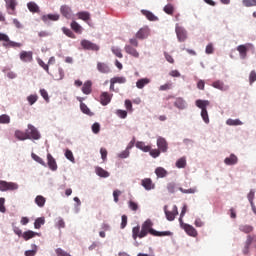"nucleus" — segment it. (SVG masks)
<instances>
[{
	"label": "nucleus",
	"instance_id": "obj_26",
	"mask_svg": "<svg viewBox=\"0 0 256 256\" xmlns=\"http://www.w3.org/2000/svg\"><path fill=\"white\" fill-rule=\"evenodd\" d=\"M253 237L251 235L247 236V240L245 242V246L243 248V254L249 255V248L251 247V243H253Z\"/></svg>",
	"mask_w": 256,
	"mask_h": 256
},
{
	"label": "nucleus",
	"instance_id": "obj_16",
	"mask_svg": "<svg viewBox=\"0 0 256 256\" xmlns=\"http://www.w3.org/2000/svg\"><path fill=\"white\" fill-rule=\"evenodd\" d=\"M183 229L190 237H197V230L192 225L183 224Z\"/></svg>",
	"mask_w": 256,
	"mask_h": 256
},
{
	"label": "nucleus",
	"instance_id": "obj_61",
	"mask_svg": "<svg viewBox=\"0 0 256 256\" xmlns=\"http://www.w3.org/2000/svg\"><path fill=\"white\" fill-rule=\"evenodd\" d=\"M92 131L93 133H95L97 135V133H99L101 131V125L99 123H94L92 125Z\"/></svg>",
	"mask_w": 256,
	"mask_h": 256
},
{
	"label": "nucleus",
	"instance_id": "obj_21",
	"mask_svg": "<svg viewBox=\"0 0 256 256\" xmlns=\"http://www.w3.org/2000/svg\"><path fill=\"white\" fill-rule=\"evenodd\" d=\"M100 103L103 106L109 105L111 103V96L109 95L108 92H103L100 95Z\"/></svg>",
	"mask_w": 256,
	"mask_h": 256
},
{
	"label": "nucleus",
	"instance_id": "obj_52",
	"mask_svg": "<svg viewBox=\"0 0 256 256\" xmlns=\"http://www.w3.org/2000/svg\"><path fill=\"white\" fill-rule=\"evenodd\" d=\"M244 7H256V0H243Z\"/></svg>",
	"mask_w": 256,
	"mask_h": 256
},
{
	"label": "nucleus",
	"instance_id": "obj_47",
	"mask_svg": "<svg viewBox=\"0 0 256 256\" xmlns=\"http://www.w3.org/2000/svg\"><path fill=\"white\" fill-rule=\"evenodd\" d=\"M226 125H230V126H237V125H243V122H241V120L239 119H228L226 121Z\"/></svg>",
	"mask_w": 256,
	"mask_h": 256
},
{
	"label": "nucleus",
	"instance_id": "obj_64",
	"mask_svg": "<svg viewBox=\"0 0 256 256\" xmlns=\"http://www.w3.org/2000/svg\"><path fill=\"white\" fill-rule=\"evenodd\" d=\"M101 159L107 161V149L101 148L100 149Z\"/></svg>",
	"mask_w": 256,
	"mask_h": 256
},
{
	"label": "nucleus",
	"instance_id": "obj_1",
	"mask_svg": "<svg viewBox=\"0 0 256 256\" xmlns=\"http://www.w3.org/2000/svg\"><path fill=\"white\" fill-rule=\"evenodd\" d=\"M153 235V237H171L173 233L171 231H163L159 232L153 229V222L150 219L146 220L141 226H135L132 229V237L134 240L143 239V237H147V235Z\"/></svg>",
	"mask_w": 256,
	"mask_h": 256
},
{
	"label": "nucleus",
	"instance_id": "obj_58",
	"mask_svg": "<svg viewBox=\"0 0 256 256\" xmlns=\"http://www.w3.org/2000/svg\"><path fill=\"white\" fill-rule=\"evenodd\" d=\"M173 84L172 83H166L159 87V91H169V89H172Z\"/></svg>",
	"mask_w": 256,
	"mask_h": 256
},
{
	"label": "nucleus",
	"instance_id": "obj_50",
	"mask_svg": "<svg viewBox=\"0 0 256 256\" xmlns=\"http://www.w3.org/2000/svg\"><path fill=\"white\" fill-rule=\"evenodd\" d=\"M148 153H150V156L153 157V159H157V157L161 155V152L159 149H151V146H150V151H148Z\"/></svg>",
	"mask_w": 256,
	"mask_h": 256
},
{
	"label": "nucleus",
	"instance_id": "obj_37",
	"mask_svg": "<svg viewBox=\"0 0 256 256\" xmlns=\"http://www.w3.org/2000/svg\"><path fill=\"white\" fill-rule=\"evenodd\" d=\"M46 201L47 200L42 195H38L35 198V203H36V205H38V207H45Z\"/></svg>",
	"mask_w": 256,
	"mask_h": 256
},
{
	"label": "nucleus",
	"instance_id": "obj_23",
	"mask_svg": "<svg viewBox=\"0 0 256 256\" xmlns=\"http://www.w3.org/2000/svg\"><path fill=\"white\" fill-rule=\"evenodd\" d=\"M91 87H93L91 80L86 81L82 86V93H84V95H91Z\"/></svg>",
	"mask_w": 256,
	"mask_h": 256
},
{
	"label": "nucleus",
	"instance_id": "obj_9",
	"mask_svg": "<svg viewBox=\"0 0 256 256\" xmlns=\"http://www.w3.org/2000/svg\"><path fill=\"white\" fill-rule=\"evenodd\" d=\"M156 144L161 153H167V151L169 150V143L165 138L161 136L157 138Z\"/></svg>",
	"mask_w": 256,
	"mask_h": 256
},
{
	"label": "nucleus",
	"instance_id": "obj_8",
	"mask_svg": "<svg viewBox=\"0 0 256 256\" xmlns=\"http://www.w3.org/2000/svg\"><path fill=\"white\" fill-rule=\"evenodd\" d=\"M175 31L177 39L180 41V43H183L187 40V30H185V28L179 26V24H176Z\"/></svg>",
	"mask_w": 256,
	"mask_h": 256
},
{
	"label": "nucleus",
	"instance_id": "obj_18",
	"mask_svg": "<svg viewBox=\"0 0 256 256\" xmlns=\"http://www.w3.org/2000/svg\"><path fill=\"white\" fill-rule=\"evenodd\" d=\"M48 167L51 171H57V161L53 158V155L47 154Z\"/></svg>",
	"mask_w": 256,
	"mask_h": 256
},
{
	"label": "nucleus",
	"instance_id": "obj_15",
	"mask_svg": "<svg viewBox=\"0 0 256 256\" xmlns=\"http://www.w3.org/2000/svg\"><path fill=\"white\" fill-rule=\"evenodd\" d=\"M124 51L128 54L131 55V57H134L135 59H139V51L135 48V46L131 45H126L124 47Z\"/></svg>",
	"mask_w": 256,
	"mask_h": 256
},
{
	"label": "nucleus",
	"instance_id": "obj_19",
	"mask_svg": "<svg viewBox=\"0 0 256 256\" xmlns=\"http://www.w3.org/2000/svg\"><path fill=\"white\" fill-rule=\"evenodd\" d=\"M97 70L99 71V73H104V74L111 73V68H109V65L103 62L97 63Z\"/></svg>",
	"mask_w": 256,
	"mask_h": 256
},
{
	"label": "nucleus",
	"instance_id": "obj_62",
	"mask_svg": "<svg viewBox=\"0 0 256 256\" xmlns=\"http://www.w3.org/2000/svg\"><path fill=\"white\" fill-rule=\"evenodd\" d=\"M37 255V246L34 245V249L33 250H27L25 252V256H35Z\"/></svg>",
	"mask_w": 256,
	"mask_h": 256
},
{
	"label": "nucleus",
	"instance_id": "obj_57",
	"mask_svg": "<svg viewBox=\"0 0 256 256\" xmlns=\"http://www.w3.org/2000/svg\"><path fill=\"white\" fill-rule=\"evenodd\" d=\"M164 11L167 13V15H173V11H175V8H173V5L168 4L164 7Z\"/></svg>",
	"mask_w": 256,
	"mask_h": 256
},
{
	"label": "nucleus",
	"instance_id": "obj_3",
	"mask_svg": "<svg viewBox=\"0 0 256 256\" xmlns=\"http://www.w3.org/2000/svg\"><path fill=\"white\" fill-rule=\"evenodd\" d=\"M0 41H4L3 47H6L7 49L13 48V49H19L23 47V44L15 41H11L9 39V36L7 34L0 33Z\"/></svg>",
	"mask_w": 256,
	"mask_h": 256
},
{
	"label": "nucleus",
	"instance_id": "obj_11",
	"mask_svg": "<svg viewBox=\"0 0 256 256\" xmlns=\"http://www.w3.org/2000/svg\"><path fill=\"white\" fill-rule=\"evenodd\" d=\"M60 13L62 17H65V19H71V17H73V10H71L69 5H62L60 7Z\"/></svg>",
	"mask_w": 256,
	"mask_h": 256
},
{
	"label": "nucleus",
	"instance_id": "obj_28",
	"mask_svg": "<svg viewBox=\"0 0 256 256\" xmlns=\"http://www.w3.org/2000/svg\"><path fill=\"white\" fill-rule=\"evenodd\" d=\"M239 159L235 156V154H231L229 157L225 158V165H237Z\"/></svg>",
	"mask_w": 256,
	"mask_h": 256
},
{
	"label": "nucleus",
	"instance_id": "obj_54",
	"mask_svg": "<svg viewBox=\"0 0 256 256\" xmlns=\"http://www.w3.org/2000/svg\"><path fill=\"white\" fill-rule=\"evenodd\" d=\"M80 109L82 113H85V115H91V110L89 109V107H87L85 103L80 104Z\"/></svg>",
	"mask_w": 256,
	"mask_h": 256
},
{
	"label": "nucleus",
	"instance_id": "obj_53",
	"mask_svg": "<svg viewBox=\"0 0 256 256\" xmlns=\"http://www.w3.org/2000/svg\"><path fill=\"white\" fill-rule=\"evenodd\" d=\"M214 52H215V48L213 47V43H209V44L206 46L205 53H206L207 55H213Z\"/></svg>",
	"mask_w": 256,
	"mask_h": 256
},
{
	"label": "nucleus",
	"instance_id": "obj_14",
	"mask_svg": "<svg viewBox=\"0 0 256 256\" xmlns=\"http://www.w3.org/2000/svg\"><path fill=\"white\" fill-rule=\"evenodd\" d=\"M141 185L146 191H151L152 189H155V183H153V180H151V178L142 179Z\"/></svg>",
	"mask_w": 256,
	"mask_h": 256
},
{
	"label": "nucleus",
	"instance_id": "obj_56",
	"mask_svg": "<svg viewBox=\"0 0 256 256\" xmlns=\"http://www.w3.org/2000/svg\"><path fill=\"white\" fill-rule=\"evenodd\" d=\"M175 189H177V184H175L174 182H170L167 184V190L170 193H175Z\"/></svg>",
	"mask_w": 256,
	"mask_h": 256
},
{
	"label": "nucleus",
	"instance_id": "obj_17",
	"mask_svg": "<svg viewBox=\"0 0 256 256\" xmlns=\"http://www.w3.org/2000/svg\"><path fill=\"white\" fill-rule=\"evenodd\" d=\"M212 87H214V89H219V91H229V86L225 85L221 80L214 81Z\"/></svg>",
	"mask_w": 256,
	"mask_h": 256
},
{
	"label": "nucleus",
	"instance_id": "obj_5",
	"mask_svg": "<svg viewBox=\"0 0 256 256\" xmlns=\"http://www.w3.org/2000/svg\"><path fill=\"white\" fill-rule=\"evenodd\" d=\"M237 51L240 55V59H247V51H251L254 49L253 44L251 43H246L237 46Z\"/></svg>",
	"mask_w": 256,
	"mask_h": 256
},
{
	"label": "nucleus",
	"instance_id": "obj_48",
	"mask_svg": "<svg viewBox=\"0 0 256 256\" xmlns=\"http://www.w3.org/2000/svg\"><path fill=\"white\" fill-rule=\"evenodd\" d=\"M37 99H39L37 94H32L27 97V101H28L29 105H35V103H37Z\"/></svg>",
	"mask_w": 256,
	"mask_h": 256
},
{
	"label": "nucleus",
	"instance_id": "obj_41",
	"mask_svg": "<svg viewBox=\"0 0 256 256\" xmlns=\"http://www.w3.org/2000/svg\"><path fill=\"white\" fill-rule=\"evenodd\" d=\"M239 230L242 231V233H252L253 226H251V225H240Z\"/></svg>",
	"mask_w": 256,
	"mask_h": 256
},
{
	"label": "nucleus",
	"instance_id": "obj_39",
	"mask_svg": "<svg viewBox=\"0 0 256 256\" xmlns=\"http://www.w3.org/2000/svg\"><path fill=\"white\" fill-rule=\"evenodd\" d=\"M112 83H114V85L116 83H119L120 85L121 84H124V83H127V78L123 77V76H117V77H113L111 78L110 80Z\"/></svg>",
	"mask_w": 256,
	"mask_h": 256
},
{
	"label": "nucleus",
	"instance_id": "obj_59",
	"mask_svg": "<svg viewBox=\"0 0 256 256\" xmlns=\"http://www.w3.org/2000/svg\"><path fill=\"white\" fill-rule=\"evenodd\" d=\"M38 65H40V67H42V69H44V71L49 74V65L45 64L43 60L38 59Z\"/></svg>",
	"mask_w": 256,
	"mask_h": 256
},
{
	"label": "nucleus",
	"instance_id": "obj_2",
	"mask_svg": "<svg viewBox=\"0 0 256 256\" xmlns=\"http://www.w3.org/2000/svg\"><path fill=\"white\" fill-rule=\"evenodd\" d=\"M195 105H196V107H198V109H201V117H202L204 123H206L208 125L209 113L207 112V107H209V105H211V102L209 100L198 99V100H196Z\"/></svg>",
	"mask_w": 256,
	"mask_h": 256
},
{
	"label": "nucleus",
	"instance_id": "obj_25",
	"mask_svg": "<svg viewBox=\"0 0 256 256\" xmlns=\"http://www.w3.org/2000/svg\"><path fill=\"white\" fill-rule=\"evenodd\" d=\"M59 14H48L42 16V21L47 23V21H59Z\"/></svg>",
	"mask_w": 256,
	"mask_h": 256
},
{
	"label": "nucleus",
	"instance_id": "obj_22",
	"mask_svg": "<svg viewBox=\"0 0 256 256\" xmlns=\"http://www.w3.org/2000/svg\"><path fill=\"white\" fill-rule=\"evenodd\" d=\"M78 19H81V21H85L87 23L88 21H91V13L88 11H81L76 14Z\"/></svg>",
	"mask_w": 256,
	"mask_h": 256
},
{
	"label": "nucleus",
	"instance_id": "obj_6",
	"mask_svg": "<svg viewBox=\"0 0 256 256\" xmlns=\"http://www.w3.org/2000/svg\"><path fill=\"white\" fill-rule=\"evenodd\" d=\"M164 213L166 215L167 221H175L176 215H179V210L177 205H174L171 211L167 209V206H164Z\"/></svg>",
	"mask_w": 256,
	"mask_h": 256
},
{
	"label": "nucleus",
	"instance_id": "obj_46",
	"mask_svg": "<svg viewBox=\"0 0 256 256\" xmlns=\"http://www.w3.org/2000/svg\"><path fill=\"white\" fill-rule=\"evenodd\" d=\"M32 159L36 161V163L43 165V167H47V164L45 163V161H43L41 157L37 156V154L32 153Z\"/></svg>",
	"mask_w": 256,
	"mask_h": 256
},
{
	"label": "nucleus",
	"instance_id": "obj_4",
	"mask_svg": "<svg viewBox=\"0 0 256 256\" xmlns=\"http://www.w3.org/2000/svg\"><path fill=\"white\" fill-rule=\"evenodd\" d=\"M19 189V184L15 182H7L5 180H0V191H17Z\"/></svg>",
	"mask_w": 256,
	"mask_h": 256
},
{
	"label": "nucleus",
	"instance_id": "obj_45",
	"mask_svg": "<svg viewBox=\"0 0 256 256\" xmlns=\"http://www.w3.org/2000/svg\"><path fill=\"white\" fill-rule=\"evenodd\" d=\"M111 51L116 57H118L119 59H123V53H121V49L119 47L113 46L111 48Z\"/></svg>",
	"mask_w": 256,
	"mask_h": 256
},
{
	"label": "nucleus",
	"instance_id": "obj_60",
	"mask_svg": "<svg viewBox=\"0 0 256 256\" xmlns=\"http://www.w3.org/2000/svg\"><path fill=\"white\" fill-rule=\"evenodd\" d=\"M249 82H250V85H253V83L256 82V72L255 70H252L250 72V75H249Z\"/></svg>",
	"mask_w": 256,
	"mask_h": 256
},
{
	"label": "nucleus",
	"instance_id": "obj_20",
	"mask_svg": "<svg viewBox=\"0 0 256 256\" xmlns=\"http://www.w3.org/2000/svg\"><path fill=\"white\" fill-rule=\"evenodd\" d=\"M149 37V28H141L140 31L136 33V39H147Z\"/></svg>",
	"mask_w": 256,
	"mask_h": 256
},
{
	"label": "nucleus",
	"instance_id": "obj_51",
	"mask_svg": "<svg viewBox=\"0 0 256 256\" xmlns=\"http://www.w3.org/2000/svg\"><path fill=\"white\" fill-rule=\"evenodd\" d=\"M65 157L68 159V161H71L72 163H75V157L73 156V152L69 149L65 151Z\"/></svg>",
	"mask_w": 256,
	"mask_h": 256
},
{
	"label": "nucleus",
	"instance_id": "obj_34",
	"mask_svg": "<svg viewBox=\"0 0 256 256\" xmlns=\"http://www.w3.org/2000/svg\"><path fill=\"white\" fill-rule=\"evenodd\" d=\"M174 106H176L177 109L183 110L187 107V103L183 98H177L174 102Z\"/></svg>",
	"mask_w": 256,
	"mask_h": 256
},
{
	"label": "nucleus",
	"instance_id": "obj_10",
	"mask_svg": "<svg viewBox=\"0 0 256 256\" xmlns=\"http://www.w3.org/2000/svg\"><path fill=\"white\" fill-rule=\"evenodd\" d=\"M26 133H28L29 137L28 139H41V134H39V131H37V128L35 126L29 124L28 129L26 130Z\"/></svg>",
	"mask_w": 256,
	"mask_h": 256
},
{
	"label": "nucleus",
	"instance_id": "obj_27",
	"mask_svg": "<svg viewBox=\"0 0 256 256\" xmlns=\"http://www.w3.org/2000/svg\"><path fill=\"white\" fill-rule=\"evenodd\" d=\"M142 15L146 16L148 21H159V18L155 16L151 11L141 10Z\"/></svg>",
	"mask_w": 256,
	"mask_h": 256
},
{
	"label": "nucleus",
	"instance_id": "obj_13",
	"mask_svg": "<svg viewBox=\"0 0 256 256\" xmlns=\"http://www.w3.org/2000/svg\"><path fill=\"white\" fill-rule=\"evenodd\" d=\"M20 60L23 61V63H31V61H33V52L22 51L20 53Z\"/></svg>",
	"mask_w": 256,
	"mask_h": 256
},
{
	"label": "nucleus",
	"instance_id": "obj_35",
	"mask_svg": "<svg viewBox=\"0 0 256 256\" xmlns=\"http://www.w3.org/2000/svg\"><path fill=\"white\" fill-rule=\"evenodd\" d=\"M136 147L137 149H140L144 153H149V151H151V146L145 145V142H137Z\"/></svg>",
	"mask_w": 256,
	"mask_h": 256
},
{
	"label": "nucleus",
	"instance_id": "obj_24",
	"mask_svg": "<svg viewBox=\"0 0 256 256\" xmlns=\"http://www.w3.org/2000/svg\"><path fill=\"white\" fill-rule=\"evenodd\" d=\"M15 137H16V139H19V141H25L30 138L29 133L23 132L21 130L15 131Z\"/></svg>",
	"mask_w": 256,
	"mask_h": 256
},
{
	"label": "nucleus",
	"instance_id": "obj_49",
	"mask_svg": "<svg viewBox=\"0 0 256 256\" xmlns=\"http://www.w3.org/2000/svg\"><path fill=\"white\" fill-rule=\"evenodd\" d=\"M181 193H184V194H194V193H197V187H194V188H189V189H183L181 187L178 188Z\"/></svg>",
	"mask_w": 256,
	"mask_h": 256
},
{
	"label": "nucleus",
	"instance_id": "obj_63",
	"mask_svg": "<svg viewBox=\"0 0 256 256\" xmlns=\"http://www.w3.org/2000/svg\"><path fill=\"white\" fill-rule=\"evenodd\" d=\"M56 226L58 229H65V220H63V218H58Z\"/></svg>",
	"mask_w": 256,
	"mask_h": 256
},
{
	"label": "nucleus",
	"instance_id": "obj_33",
	"mask_svg": "<svg viewBox=\"0 0 256 256\" xmlns=\"http://www.w3.org/2000/svg\"><path fill=\"white\" fill-rule=\"evenodd\" d=\"M149 83H151L149 78H142L136 82V87L137 89H143V87H145V85H149Z\"/></svg>",
	"mask_w": 256,
	"mask_h": 256
},
{
	"label": "nucleus",
	"instance_id": "obj_40",
	"mask_svg": "<svg viewBox=\"0 0 256 256\" xmlns=\"http://www.w3.org/2000/svg\"><path fill=\"white\" fill-rule=\"evenodd\" d=\"M11 123V117L7 114L0 115V124L1 125H9Z\"/></svg>",
	"mask_w": 256,
	"mask_h": 256
},
{
	"label": "nucleus",
	"instance_id": "obj_29",
	"mask_svg": "<svg viewBox=\"0 0 256 256\" xmlns=\"http://www.w3.org/2000/svg\"><path fill=\"white\" fill-rule=\"evenodd\" d=\"M155 174L158 178L163 179L164 177H167L168 172L163 167H157L155 169Z\"/></svg>",
	"mask_w": 256,
	"mask_h": 256
},
{
	"label": "nucleus",
	"instance_id": "obj_32",
	"mask_svg": "<svg viewBox=\"0 0 256 256\" xmlns=\"http://www.w3.org/2000/svg\"><path fill=\"white\" fill-rule=\"evenodd\" d=\"M95 173L96 175H98V177H103V178H107L110 175L108 171H106L105 169L99 166L95 168Z\"/></svg>",
	"mask_w": 256,
	"mask_h": 256
},
{
	"label": "nucleus",
	"instance_id": "obj_7",
	"mask_svg": "<svg viewBox=\"0 0 256 256\" xmlns=\"http://www.w3.org/2000/svg\"><path fill=\"white\" fill-rule=\"evenodd\" d=\"M82 49H85L86 51H99V45L83 39L80 43Z\"/></svg>",
	"mask_w": 256,
	"mask_h": 256
},
{
	"label": "nucleus",
	"instance_id": "obj_30",
	"mask_svg": "<svg viewBox=\"0 0 256 256\" xmlns=\"http://www.w3.org/2000/svg\"><path fill=\"white\" fill-rule=\"evenodd\" d=\"M37 235H39V233L28 230L22 234V237L24 241H29V239H33V237H37Z\"/></svg>",
	"mask_w": 256,
	"mask_h": 256
},
{
	"label": "nucleus",
	"instance_id": "obj_12",
	"mask_svg": "<svg viewBox=\"0 0 256 256\" xmlns=\"http://www.w3.org/2000/svg\"><path fill=\"white\" fill-rule=\"evenodd\" d=\"M6 8L8 9L9 15H17L15 7H17V0H5Z\"/></svg>",
	"mask_w": 256,
	"mask_h": 256
},
{
	"label": "nucleus",
	"instance_id": "obj_36",
	"mask_svg": "<svg viewBox=\"0 0 256 256\" xmlns=\"http://www.w3.org/2000/svg\"><path fill=\"white\" fill-rule=\"evenodd\" d=\"M27 8L30 11V13H39V6L35 2H29L27 4Z\"/></svg>",
	"mask_w": 256,
	"mask_h": 256
},
{
	"label": "nucleus",
	"instance_id": "obj_43",
	"mask_svg": "<svg viewBox=\"0 0 256 256\" xmlns=\"http://www.w3.org/2000/svg\"><path fill=\"white\" fill-rule=\"evenodd\" d=\"M55 81H61L63 77H65V71H63V68H58V74H54Z\"/></svg>",
	"mask_w": 256,
	"mask_h": 256
},
{
	"label": "nucleus",
	"instance_id": "obj_38",
	"mask_svg": "<svg viewBox=\"0 0 256 256\" xmlns=\"http://www.w3.org/2000/svg\"><path fill=\"white\" fill-rule=\"evenodd\" d=\"M176 167L178 169H185V167H187V160L185 157H182L176 161Z\"/></svg>",
	"mask_w": 256,
	"mask_h": 256
},
{
	"label": "nucleus",
	"instance_id": "obj_31",
	"mask_svg": "<svg viewBox=\"0 0 256 256\" xmlns=\"http://www.w3.org/2000/svg\"><path fill=\"white\" fill-rule=\"evenodd\" d=\"M70 27H71L72 31L78 33L79 35H81V33H83V27H81V25H79V23H77V21H72L70 24Z\"/></svg>",
	"mask_w": 256,
	"mask_h": 256
},
{
	"label": "nucleus",
	"instance_id": "obj_55",
	"mask_svg": "<svg viewBox=\"0 0 256 256\" xmlns=\"http://www.w3.org/2000/svg\"><path fill=\"white\" fill-rule=\"evenodd\" d=\"M128 207H129V209H131V211H137V209H139V204H137L133 200H130L128 202Z\"/></svg>",
	"mask_w": 256,
	"mask_h": 256
},
{
	"label": "nucleus",
	"instance_id": "obj_42",
	"mask_svg": "<svg viewBox=\"0 0 256 256\" xmlns=\"http://www.w3.org/2000/svg\"><path fill=\"white\" fill-rule=\"evenodd\" d=\"M41 225H45L44 217L37 218L34 222L35 229H41Z\"/></svg>",
	"mask_w": 256,
	"mask_h": 256
},
{
	"label": "nucleus",
	"instance_id": "obj_44",
	"mask_svg": "<svg viewBox=\"0 0 256 256\" xmlns=\"http://www.w3.org/2000/svg\"><path fill=\"white\" fill-rule=\"evenodd\" d=\"M62 31L64 35H66L67 37H70V39H75V33H73L71 29L63 27Z\"/></svg>",
	"mask_w": 256,
	"mask_h": 256
}]
</instances>
